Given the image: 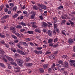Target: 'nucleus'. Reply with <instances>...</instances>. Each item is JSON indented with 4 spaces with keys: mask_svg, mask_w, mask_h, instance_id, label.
Masks as SVG:
<instances>
[{
    "mask_svg": "<svg viewBox=\"0 0 75 75\" xmlns=\"http://www.w3.org/2000/svg\"><path fill=\"white\" fill-rule=\"evenodd\" d=\"M47 25H48L47 23L45 22L41 23V25L43 27H44V28H47Z\"/></svg>",
    "mask_w": 75,
    "mask_h": 75,
    "instance_id": "obj_1",
    "label": "nucleus"
},
{
    "mask_svg": "<svg viewBox=\"0 0 75 75\" xmlns=\"http://www.w3.org/2000/svg\"><path fill=\"white\" fill-rule=\"evenodd\" d=\"M17 52H18V53H19V54H22V55H25V53L24 52L21 51V50H20V49H18L17 50Z\"/></svg>",
    "mask_w": 75,
    "mask_h": 75,
    "instance_id": "obj_2",
    "label": "nucleus"
},
{
    "mask_svg": "<svg viewBox=\"0 0 75 75\" xmlns=\"http://www.w3.org/2000/svg\"><path fill=\"white\" fill-rule=\"evenodd\" d=\"M39 6H40L42 8V9H43V10H46L47 9V6H45L44 5H39Z\"/></svg>",
    "mask_w": 75,
    "mask_h": 75,
    "instance_id": "obj_3",
    "label": "nucleus"
},
{
    "mask_svg": "<svg viewBox=\"0 0 75 75\" xmlns=\"http://www.w3.org/2000/svg\"><path fill=\"white\" fill-rule=\"evenodd\" d=\"M68 43L69 44H72L73 43H74V41L71 38H70L68 40Z\"/></svg>",
    "mask_w": 75,
    "mask_h": 75,
    "instance_id": "obj_4",
    "label": "nucleus"
},
{
    "mask_svg": "<svg viewBox=\"0 0 75 75\" xmlns=\"http://www.w3.org/2000/svg\"><path fill=\"white\" fill-rule=\"evenodd\" d=\"M47 33L50 37L52 36V31H51V30H48Z\"/></svg>",
    "mask_w": 75,
    "mask_h": 75,
    "instance_id": "obj_5",
    "label": "nucleus"
},
{
    "mask_svg": "<svg viewBox=\"0 0 75 75\" xmlns=\"http://www.w3.org/2000/svg\"><path fill=\"white\" fill-rule=\"evenodd\" d=\"M2 57L3 58V60L5 62H7V60L6 58H7V56L6 55H4Z\"/></svg>",
    "mask_w": 75,
    "mask_h": 75,
    "instance_id": "obj_6",
    "label": "nucleus"
},
{
    "mask_svg": "<svg viewBox=\"0 0 75 75\" xmlns=\"http://www.w3.org/2000/svg\"><path fill=\"white\" fill-rule=\"evenodd\" d=\"M10 30H12L13 31V32L14 33H15L16 32L15 30V28L13 27H11L10 28Z\"/></svg>",
    "mask_w": 75,
    "mask_h": 75,
    "instance_id": "obj_7",
    "label": "nucleus"
},
{
    "mask_svg": "<svg viewBox=\"0 0 75 75\" xmlns=\"http://www.w3.org/2000/svg\"><path fill=\"white\" fill-rule=\"evenodd\" d=\"M35 31L36 33H41V30L39 28H36L35 29Z\"/></svg>",
    "mask_w": 75,
    "mask_h": 75,
    "instance_id": "obj_8",
    "label": "nucleus"
},
{
    "mask_svg": "<svg viewBox=\"0 0 75 75\" xmlns=\"http://www.w3.org/2000/svg\"><path fill=\"white\" fill-rule=\"evenodd\" d=\"M9 17V15H5L4 16L3 18H1V20H3V19H4V20H5V19H6V18H8Z\"/></svg>",
    "mask_w": 75,
    "mask_h": 75,
    "instance_id": "obj_9",
    "label": "nucleus"
},
{
    "mask_svg": "<svg viewBox=\"0 0 75 75\" xmlns=\"http://www.w3.org/2000/svg\"><path fill=\"white\" fill-rule=\"evenodd\" d=\"M54 40L52 38H50L48 40V43L49 44H51L53 41Z\"/></svg>",
    "mask_w": 75,
    "mask_h": 75,
    "instance_id": "obj_10",
    "label": "nucleus"
},
{
    "mask_svg": "<svg viewBox=\"0 0 75 75\" xmlns=\"http://www.w3.org/2000/svg\"><path fill=\"white\" fill-rule=\"evenodd\" d=\"M19 25H21L23 26H26L27 24L24 22H21V23H19Z\"/></svg>",
    "mask_w": 75,
    "mask_h": 75,
    "instance_id": "obj_11",
    "label": "nucleus"
},
{
    "mask_svg": "<svg viewBox=\"0 0 75 75\" xmlns=\"http://www.w3.org/2000/svg\"><path fill=\"white\" fill-rule=\"evenodd\" d=\"M64 65L66 68H68V67H69V65L68 64V62H64Z\"/></svg>",
    "mask_w": 75,
    "mask_h": 75,
    "instance_id": "obj_12",
    "label": "nucleus"
},
{
    "mask_svg": "<svg viewBox=\"0 0 75 75\" xmlns=\"http://www.w3.org/2000/svg\"><path fill=\"white\" fill-rule=\"evenodd\" d=\"M49 58L50 59H54L55 58V56L53 55H50V56Z\"/></svg>",
    "mask_w": 75,
    "mask_h": 75,
    "instance_id": "obj_13",
    "label": "nucleus"
},
{
    "mask_svg": "<svg viewBox=\"0 0 75 75\" xmlns=\"http://www.w3.org/2000/svg\"><path fill=\"white\" fill-rule=\"evenodd\" d=\"M43 67L44 69H47V68H48V65L47 64H44Z\"/></svg>",
    "mask_w": 75,
    "mask_h": 75,
    "instance_id": "obj_14",
    "label": "nucleus"
},
{
    "mask_svg": "<svg viewBox=\"0 0 75 75\" xmlns=\"http://www.w3.org/2000/svg\"><path fill=\"white\" fill-rule=\"evenodd\" d=\"M27 33L29 34H34V31L28 30Z\"/></svg>",
    "mask_w": 75,
    "mask_h": 75,
    "instance_id": "obj_15",
    "label": "nucleus"
},
{
    "mask_svg": "<svg viewBox=\"0 0 75 75\" xmlns=\"http://www.w3.org/2000/svg\"><path fill=\"white\" fill-rule=\"evenodd\" d=\"M15 69L16 72H18L20 71V68L19 67H15Z\"/></svg>",
    "mask_w": 75,
    "mask_h": 75,
    "instance_id": "obj_16",
    "label": "nucleus"
},
{
    "mask_svg": "<svg viewBox=\"0 0 75 75\" xmlns=\"http://www.w3.org/2000/svg\"><path fill=\"white\" fill-rule=\"evenodd\" d=\"M23 44L24 46H25V47H27L28 45V44L27 43L24 42H23Z\"/></svg>",
    "mask_w": 75,
    "mask_h": 75,
    "instance_id": "obj_17",
    "label": "nucleus"
},
{
    "mask_svg": "<svg viewBox=\"0 0 75 75\" xmlns=\"http://www.w3.org/2000/svg\"><path fill=\"white\" fill-rule=\"evenodd\" d=\"M39 71L40 73H41V74L44 72V70L42 68L39 69Z\"/></svg>",
    "mask_w": 75,
    "mask_h": 75,
    "instance_id": "obj_18",
    "label": "nucleus"
},
{
    "mask_svg": "<svg viewBox=\"0 0 75 75\" xmlns=\"http://www.w3.org/2000/svg\"><path fill=\"white\" fill-rule=\"evenodd\" d=\"M62 58H64V59H68V56L66 55H64L62 56Z\"/></svg>",
    "mask_w": 75,
    "mask_h": 75,
    "instance_id": "obj_19",
    "label": "nucleus"
},
{
    "mask_svg": "<svg viewBox=\"0 0 75 75\" xmlns=\"http://www.w3.org/2000/svg\"><path fill=\"white\" fill-rule=\"evenodd\" d=\"M26 64L28 66V67H31V66H33V64L26 63Z\"/></svg>",
    "mask_w": 75,
    "mask_h": 75,
    "instance_id": "obj_20",
    "label": "nucleus"
},
{
    "mask_svg": "<svg viewBox=\"0 0 75 75\" xmlns=\"http://www.w3.org/2000/svg\"><path fill=\"white\" fill-rule=\"evenodd\" d=\"M53 20H54V23H56L57 22V19L56 17L53 18Z\"/></svg>",
    "mask_w": 75,
    "mask_h": 75,
    "instance_id": "obj_21",
    "label": "nucleus"
},
{
    "mask_svg": "<svg viewBox=\"0 0 75 75\" xmlns=\"http://www.w3.org/2000/svg\"><path fill=\"white\" fill-rule=\"evenodd\" d=\"M16 28H18V29H20L22 28V26L20 25H18L16 27Z\"/></svg>",
    "mask_w": 75,
    "mask_h": 75,
    "instance_id": "obj_22",
    "label": "nucleus"
},
{
    "mask_svg": "<svg viewBox=\"0 0 75 75\" xmlns=\"http://www.w3.org/2000/svg\"><path fill=\"white\" fill-rule=\"evenodd\" d=\"M58 63L59 64H63V62L61 60H59L58 62Z\"/></svg>",
    "mask_w": 75,
    "mask_h": 75,
    "instance_id": "obj_23",
    "label": "nucleus"
},
{
    "mask_svg": "<svg viewBox=\"0 0 75 75\" xmlns=\"http://www.w3.org/2000/svg\"><path fill=\"white\" fill-rule=\"evenodd\" d=\"M11 36L13 38H14V39H15V40H17V38L16 36L14 35H12Z\"/></svg>",
    "mask_w": 75,
    "mask_h": 75,
    "instance_id": "obj_24",
    "label": "nucleus"
},
{
    "mask_svg": "<svg viewBox=\"0 0 75 75\" xmlns=\"http://www.w3.org/2000/svg\"><path fill=\"white\" fill-rule=\"evenodd\" d=\"M33 8L34 10H38V8L37 7V6H33Z\"/></svg>",
    "mask_w": 75,
    "mask_h": 75,
    "instance_id": "obj_25",
    "label": "nucleus"
},
{
    "mask_svg": "<svg viewBox=\"0 0 75 75\" xmlns=\"http://www.w3.org/2000/svg\"><path fill=\"white\" fill-rule=\"evenodd\" d=\"M11 64L12 65H15V66H17V64L16 63L13 62H11Z\"/></svg>",
    "mask_w": 75,
    "mask_h": 75,
    "instance_id": "obj_26",
    "label": "nucleus"
},
{
    "mask_svg": "<svg viewBox=\"0 0 75 75\" xmlns=\"http://www.w3.org/2000/svg\"><path fill=\"white\" fill-rule=\"evenodd\" d=\"M63 6H59V7H58V8L59 10H62L63 8Z\"/></svg>",
    "mask_w": 75,
    "mask_h": 75,
    "instance_id": "obj_27",
    "label": "nucleus"
},
{
    "mask_svg": "<svg viewBox=\"0 0 75 75\" xmlns=\"http://www.w3.org/2000/svg\"><path fill=\"white\" fill-rule=\"evenodd\" d=\"M58 40V38H56L54 39L53 41L54 42H57Z\"/></svg>",
    "mask_w": 75,
    "mask_h": 75,
    "instance_id": "obj_28",
    "label": "nucleus"
},
{
    "mask_svg": "<svg viewBox=\"0 0 75 75\" xmlns=\"http://www.w3.org/2000/svg\"><path fill=\"white\" fill-rule=\"evenodd\" d=\"M15 35H17V37H19V38H20V34H19L18 33H16L15 34Z\"/></svg>",
    "mask_w": 75,
    "mask_h": 75,
    "instance_id": "obj_29",
    "label": "nucleus"
},
{
    "mask_svg": "<svg viewBox=\"0 0 75 75\" xmlns=\"http://www.w3.org/2000/svg\"><path fill=\"white\" fill-rule=\"evenodd\" d=\"M4 7V5H1L0 6V11H1L2 10V9Z\"/></svg>",
    "mask_w": 75,
    "mask_h": 75,
    "instance_id": "obj_30",
    "label": "nucleus"
},
{
    "mask_svg": "<svg viewBox=\"0 0 75 75\" xmlns=\"http://www.w3.org/2000/svg\"><path fill=\"white\" fill-rule=\"evenodd\" d=\"M51 54V52H50L47 51L46 52V55H49V54Z\"/></svg>",
    "mask_w": 75,
    "mask_h": 75,
    "instance_id": "obj_31",
    "label": "nucleus"
},
{
    "mask_svg": "<svg viewBox=\"0 0 75 75\" xmlns=\"http://www.w3.org/2000/svg\"><path fill=\"white\" fill-rule=\"evenodd\" d=\"M34 52H35V54H36L37 55H38V54H39V51H38L36 50H35Z\"/></svg>",
    "mask_w": 75,
    "mask_h": 75,
    "instance_id": "obj_32",
    "label": "nucleus"
},
{
    "mask_svg": "<svg viewBox=\"0 0 75 75\" xmlns=\"http://www.w3.org/2000/svg\"><path fill=\"white\" fill-rule=\"evenodd\" d=\"M56 66H57V67H59V68H62V66L58 64H56Z\"/></svg>",
    "mask_w": 75,
    "mask_h": 75,
    "instance_id": "obj_33",
    "label": "nucleus"
},
{
    "mask_svg": "<svg viewBox=\"0 0 75 75\" xmlns=\"http://www.w3.org/2000/svg\"><path fill=\"white\" fill-rule=\"evenodd\" d=\"M70 62L71 64H74V63H75V60H71L70 61Z\"/></svg>",
    "mask_w": 75,
    "mask_h": 75,
    "instance_id": "obj_34",
    "label": "nucleus"
},
{
    "mask_svg": "<svg viewBox=\"0 0 75 75\" xmlns=\"http://www.w3.org/2000/svg\"><path fill=\"white\" fill-rule=\"evenodd\" d=\"M8 59L10 61H13V59L11 57H8Z\"/></svg>",
    "mask_w": 75,
    "mask_h": 75,
    "instance_id": "obj_35",
    "label": "nucleus"
},
{
    "mask_svg": "<svg viewBox=\"0 0 75 75\" xmlns=\"http://www.w3.org/2000/svg\"><path fill=\"white\" fill-rule=\"evenodd\" d=\"M0 66H1L3 68H4V67H5V66L4 65V64L2 63H0Z\"/></svg>",
    "mask_w": 75,
    "mask_h": 75,
    "instance_id": "obj_36",
    "label": "nucleus"
},
{
    "mask_svg": "<svg viewBox=\"0 0 75 75\" xmlns=\"http://www.w3.org/2000/svg\"><path fill=\"white\" fill-rule=\"evenodd\" d=\"M55 63H53L51 66V68H52V69H54V68H55Z\"/></svg>",
    "mask_w": 75,
    "mask_h": 75,
    "instance_id": "obj_37",
    "label": "nucleus"
},
{
    "mask_svg": "<svg viewBox=\"0 0 75 75\" xmlns=\"http://www.w3.org/2000/svg\"><path fill=\"white\" fill-rule=\"evenodd\" d=\"M3 20L1 21V23L3 24V23H6V20L4 19H2Z\"/></svg>",
    "mask_w": 75,
    "mask_h": 75,
    "instance_id": "obj_38",
    "label": "nucleus"
},
{
    "mask_svg": "<svg viewBox=\"0 0 75 75\" xmlns=\"http://www.w3.org/2000/svg\"><path fill=\"white\" fill-rule=\"evenodd\" d=\"M42 47H38L37 48V50H42Z\"/></svg>",
    "mask_w": 75,
    "mask_h": 75,
    "instance_id": "obj_39",
    "label": "nucleus"
},
{
    "mask_svg": "<svg viewBox=\"0 0 75 75\" xmlns=\"http://www.w3.org/2000/svg\"><path fill=\"white\" fill-rule=\"evenodd\" d=\"M9 44H10V45H14V43L13 42H9Z\"/></svg>",
    "mask_w": 75,
    "mask_h": 75,
    "instance_id": "obj_40",
    "label": "nucleus"
},
{
    "mask_svg": "<svg viewBox=\"0 0 75 75\" xmlns=\"http://www.w3.org/2000/svg\"><path fill=\"white\" fill-rule=\"evenodd\" d=\"M4 45H5V47H6V48H8L9 47V46L8 45L6 44V43H4Z\"/></svg>",
    "mask_w": 75,
    "mask_h": 75,
    "instance_id": "obj_41",
    "label": "nucleus"
},
{
    "mask_svg": "<svg viewBox=\"0 0 75 75\" xmlns=\"http://www.w3.org/2000/svg\"><path fill=\"white\" fill-rule=\"evenodd\" d=\"M4 51L3 50L0 51V54H4Z\"/></svg>",
    "mask_w": 75,
    "mask_h": 75,
    "instance_id": "obj_42",
    "label": "nucleus"
},
{
    "mask_svg": "<svg viewBox=\"0 0 75 75\" xmlns=\"http://www.w3.org/2000/svg\"><path fill=\"white\" fill-rule=\"evenodd\" d=\"M66 22V21L65 20H62V23H61V24H65Z\"/></svg>",
    "mask_w": 75,
    "mask_h": 75,
    "instance_id": "obj_43",
    "label": "nucleus"
},
{
    "mask_svg": "<svg viewBox=\"0 0 75 75\" xmlns=\"http://www.w3.org/2000/svg\"><path fill=\"white\" fill-rule=\"evenodd\" d=\"M70 24H71V26H72V25H75L74 24V23H73L71 21H70Z\"/></svg>",
    "mask_w": 75,
    "mask_h": 75,
    "instance_id": "obj_44",
    "label": "nucleus"
},
{
    "mask_svg": "<svg viewBox=\"0 0 75 75\" xmlns=\"http://www.w3.org/2000/svg\"><path fill=\"white\" fill-rule=\"evenodd\" d=\"M20 44H21V42L19 43L18 44V45L17 46L19 48H21V46L20 45Z\"/></svg>",
    "mask_w": 75,
    "mask_h": 75,
    "instance_id": "obj_45",
    "label": "nucleus"
},
{
    "mask_svg": "<svg viewBox=\"0 0 75 75\" xmlns=\"http://www.w3.org/2000/svg\"><path fill=\"white\" fill-rule=\"evenodd\" d=\"M4 11L5 13H7V11H8V9H7V8H5L4 9Z\"/></svg>",
    "mask_w": 75,
    "mask_h": 75,
    "instance_id": "obj_46",
    "label": "nucleus"
},
{
    "mask_svg": "<svg viewBox=\"0 0 75 75\" xmlns=\"http://www.w3.org/2000/svg\"><path fill=\"white\" fill-rule=\"evenodd\" d=\"M32 27H34V28H38V26L35 25H32Z\"/></svg>",
    "mask_w": 75,
    "mask_h": 75,
    "instance_id": "obj_47",
    "label": "nucleus"
},
{
    "mask_svg": "<svg viewBox=\"0 0 75 75\" xmlns=\"http://www.w3.org/2000/svg\"><path fill=\"white\" fill-rule=\"evenodd\" d=\"M0 42H1V43L2 44H4H4H6V43H5L4 41L3 40H1Z\"/></svg>",
    "mask_w": 75,
    "mask_h": 75,
    "instance_id": "obj_48",
    "label": "nucleus"
},
{
    "mask_svg": "<svg viewBox=\"0 0 75 75\" xmlns=\"http://www.w3.org/2000/svg\"><path fill=\"white\" fill-rule=\"evenodd\" d=\"M39 18H40V20H42L44 19V17H43L42 16V15H41L39 16Z\"/></svg>",
    "mask_w": 75,
    "mask_h": 75,
    "instance_id": "obj_49",
    "label": "nucleus"
},
{
    "mask_svg": "<svg viewBox=\"0 0 75 75\" xmlns=\"http://www.w3.org/2000/svg\"><path fill=\"white\" fill-rule=\"evenodd\" d=\"M58 47V44H56V45H54L53 46L54 48H56V47Z\"/></svg>",
    "mask_w": 75,
    "mask_h": 75,
    "instance_id": "obj_50",
    "label": "nucleus"
},
{
    "mask_svg": "<svg viewBox=\"0 0 75 75\" xmlns=\"http://www.w3.org/2000/svg\"><path fill=\"white\" fill-rule=\"evenodd\" d=\"M10 6H11V7H13L14 6V4L13 3H11L10 4Z\"/></svg>",
    "mask_w": 75,
    "mask_h": 75,
    "instance_id": "obj_51",
    "label": "nucleus"
},
{
    "mask_svg": "<svg viewBox=\"0 0 75 75\" xmlns=\"http://www.w3.org/2000/svg\"><path fill=\"white\" fill-rule=\"evenodd\" d=\"M30 23L32 25H35V23L34 22H30Z\"/></svg>",
    "mask_w": 75,
    "mask_h": 75,
    "instance_id": "obj_52",
    "label": "nucleus"
},
{
    "mask_svg": "<svg viewBox=\"0 0 75 75\" xmlns=\"http://www.w3.org/2000/svg\"><path fill=\"white\" fill-rule=\"evenodd\" d=\"M23 62H24L23 61L20 59L19 63H20V64H22V63H23Z\"/></svg>",
    "mask_w": 75,
    "mask_h": 75,
    "instance_id": "obj_53",
    "label": "nucleus"
},
{
    "mask_svg": "<svg viewBox=\"0 0 75 75\" xmlns=\"http://www.w3.org/2000/svg\"><path fill=\"white\" fill-rule=\"evenodd\" d=\"M0 37H1V38H5V35H2L1 34L0 35Z\"/></svg>",
    "mask_w": 75,
    "mask_h": 75,
    "instance_id": "obj_54",
    "label": "nucleus"
},
{
    "mask_svg": "<svg viewBox=\"0 0 75 75\" xmlns=\"http://www.w3.org/2000/svg\"><path fill=\"white\" fill-rule=\"evenodd\" d=\"M53 24H54V28H56L57 27V24L55 23H54Z\"/></svg>",
    "mask_w": 75,
    "mask_h": 75,
    "instance_id": "obj_55",
    "label": "nucleus"
},
{
    "mask_svg": "<svg viewBox=\"0 0 75 75\" xmlns=\"http://www.w3.org/2000/svg\"><path fill=\"white\" fill-rule=\"evenodd\" d=\"M61 18H62V19H64V20H66V19H67V18L64 16H62Z\"/></svg>",
    "mask_w": 75,
    "mask_h": 75,
    "instance_id": "obj_56",
    "label": "nucleus"
},
{
    "mask_svg": "<svg viewBox=\"0 0 75 75\" xmlns=\"http://www.w3.org/2000/svg\"><path fill=\"white\" fill-rule=\"evenodd\" d=\"M17 6H15L13 8V11H16V10H17Z\"/></svg>",
    "mask_w": 75,
    "mask_h": 75,
    "instance_id": "obj_57",
    "label": "nucleus"
},
{
    "mask_svg": "<svg viewBox=\"0 0 75 75\" xmlns=\"http://www.w3.org/2000/svg\"><path fill=\"white\" fill-rule=\"evenodd\" d=\"M26 40L27 41H30L31 40V39L30 38H28L26 39Z\"/></svg>",
    "mask_w": 75,
    "mask_h": 75,
    "instance_id": "obj_58",
    "label": "nucleus"
},
{
    "mask_svg": "<svg viewBox=\"0 0 75 75\" xmlns=\"http://www.w3.org/2000/svg\"><path fill=\"white\" fill-rule=\"evenodd\" d=\"M25 29H24V28H23V29H21L20 30V31L21 32H24V31H25Z\"/></svg>",
    "mask_w": 75,
    "mask_h": 75,
    "instance_id": "obj_59",
    "label": "nucleus"
},
{
    "mask_svg": "<svg viewBox=\"0 0 75 75\" xmlns=\"http://www.w3.org/2000/svg\"><path fill=\"white\" fill-rule=\"evenodd\" d=\"M18 56H19V54H15V57H18Z\"/></svg>",
    "mask_w": 75,
    "mask_h": 75,
    "instance_id": "obj_60",
    "label": "nucleus"
},
{
    "mask_svg": "<svg viewBox=\"0 0 75 75\" xmlns=\"http://www.w3.org/2000/svg\"><path fill=\"white\" fill-rule=\"evenodd\" d=\"M30 45H31V46H34V43H32V42H31L30 43Z\"/></svg>",
    "mask_w": 75,
    "mask_h": 75,
    "instance_id": "obj_61",
    "label": "nucleus"
},
{
    "mask_svg": "<svg viewBox=\"0 0 75 75\" xmlns=\"http://www.w3.org/2000/svg\"><path fill=\"white\" fill-rule=\"evenodd\" d=\"M17 16H18V14H16L15 15L13 16V18H16V17H17Z\"/></svg>",
    "mask_w": 75,
    "mask_h": 75,
    "instance_id": "obj_62",
    "label": "nucleus"
},
{
    "mask_svg": "<svg viewBox=\"0 0 75 75\" xmlns=\"http://www.w3.org/2000/svg\"><path fill=\"white\" fill-rule=\"evenodd\" d=\"M35 15H32L31 16V18H34V17H35Z\"/></svg>",
    "mask_w": 75,
    "mask_h": 75,
    "instance_id": "obj_63",
    "label": "nucleus"
},
{
    "mask_svg": "<svg viewBox=\"0 0 75 75\" xmlns=\"http://www.w3.org/2000/svg\"><path fill=\"white\" fill-rule=\"evenodd\" d=\"M15 43H18V40L14 41Z\"/></svg>",
    "mask_w": 75,
    "mask_h": 75,
    "instance_id": "obj_64",
    "label": "nucleus"
}]
</instances>
